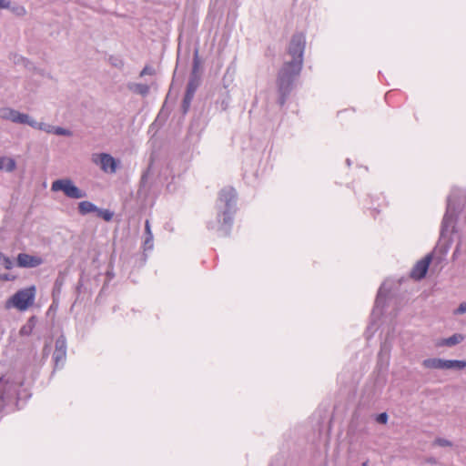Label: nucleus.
Masks as SVG:
<instances>
[{
	"mask_svg": "<svg viewBox=\"0 0 466 466\" xmlns=\"http://www.w3.org/2000/svg\"><path fill=\"white\" fill-rule=\"evenodd\" d=\"M28 114L21 113L11 107L0 108V118L3 120H9L13 123L25 125L27 122Z\"/></svg>",
	"mask_w": 466,
	"mask_h": 466,
	"instance_id": "nucleus-11",
	"label": "nucleus"
},
{
	"mask_svg": "<svg viewBox=\"0 0 466 466\" xmlns=\"http://www.w3.org/2000/svg\"><path fill=\"white\" fill-rule=\"evenodd\" d=\"M83 286H84V281H83V279L80 278L76 286V292L77 295H79L81 293Z\"/></svg>",
	"mask_w": 466,
	"mask_h": 466,
	"instance_id": "nucleus-36",
	"label": "nucleus"
},
{
	"mask_svg": "<svg viewBox=\"0 0 466 466\" xmlns=\"http://www.w3.org/2000/svg\"><path fill=\"white\" fill-rule=\"evenodd\" d=\"M127 88L135 93L138 94L142 96H147L149 94L150 87L147 84H140V83H129L127 85Z\"/></svg>",
	"mask_w": 466,
	"mask_h": 466,
	"instance_id": "nucleus-18",
	"label": "nucleus"
},
{
	"mask_svg": "<svg viewBox=\"0 0 466 466\" xmlns=\"http://www.w3.org/2000/svg\"><path fill=\"white\" fill-rule=\"evenodd\" d=\"M10 1L8 0H0V9L9 8Z\"/></svg>",
	"mask_w": 466,
	"mask_h": 466,
	"instance_id": "nucleus-37",
	"label": "nucleus"
},
{
	"mask_svg": "<svg viewBox=\"0 0 466 466\" xmlns=\"http://www.w3.org/2000/svg\"><path fill=\"white\" fill-rule=\"evenodd\" d=\"M458 214V208L456 207L455 203L453 202V198L451 196H449L447 198V207L446 211L443 216L441 226V234H440V242L444 241V251L443 253L446 254L449 250V248L451 246L452 239L451 237H448L450 228H452V230L454 229V223L457 218Z\"/></svg>",
	"mask_w": 466,
	"mask_h": 466,
	"instance_id": "nucleus-4",
	"label": "nucleus"
},
{
	"mask_svg": "<svg viewBox=\"0 0 466 466\" xmlns=\"http://www.w3.org/2000/svg\"><path fill=\"white\" fill-rule=\"evenodd\" d=\"M35 297V288L31 286L26 289H23L15 293L10 302L19 310L23 311L27 309L34 302Z\"/></svg>",
	"mask_w": 466,
	"mask_h": 466,
	"instance_id": "nucleus-7",
	"label": "nucleus"
},
{
	"mask_svg": "<svg viewBox=\"0 0 466 466\" xmlns=\"http://www.w3.org/2000/svg\"><path fill=\"white\" fill-rule=\"evenodd\" d=\"M25 125L31 127L32 128L45 131L48 134H53L54 126L44 122H37L32 116L28 115L27 122Z\"/></svg>",
	"mask_w": 466,
	"mask_h": 466,
	"instance_id": "nucleus-16",
	"label": "nucleus"
},
{
	"mask_svg": "<svg viewBox=\"0 0 466 466\" xmlns=\"http://www.w3.org/2000/svg\"><path fill=\"white\" fill-rule=\"evenodd\" d=\"M99 164L101 169L106 173L114 174L119 166V161L113 157L110 154L101 153L99 155Z\"/></svg>",
	"mask_w": 466,
	"mask_h": 466,
	"instance_id": "nucleus-13",
	"label": "nucleus"
},
{
	"mask_svg": "<svg viewBox=\"0 0 466 466\" xmlns=\"http://www.w3.org/2000/svg\"><path fill=\"white\" fill-rule=\"evenodd\" d=\"M147 172L144 173L141 177V181L144 182L147 179Z\"/></svg>",
	"mask_w": 466,
	"mask_h": 466,
	"instance_id": "nucleus-41",
	"label": "nucleus"
},
{
	"mask_svg": "<svg viewBox=\"0 0 466 466\" xmlns=\"http://www.w3.org/2000/svg\"><path fill=\"white\" fill-rule=\"evenodd\" d=\"M388 420L389 416L386 412L380 413L376 418L377 422L380 424H386L388 422Z\"/></svg>",
	"mask_w": 466,
	"mask_h": 466,
	"instance_id": "nucleus-33",
	"label": "nucleus"
},
{
	"mask_svg": "<svg viewBox=\"0 0 466 466\" xmlns=\"http://www.w3.org/2000/svg\"><path fill=\"white\" fill-rule=\"evenodd\" d=\"M51 189L53 191H62L67 198L73 199H79L86 197V192L76 187L69 178L55 180L52 183Z\"/></svg>",
	"mask_w": 466,
	"mask_h": 466,
	"instance_id": "nucleus-6",
	"label": "nucleus"
},
{
	"mask_svg": "<svg viewBox=\"0 0 466 466\" xmlns=\"http://www.w3.org/2000/svg\"><path fill=\"white\" fill-rule=\"evenodd\" d=\"M192 100L193 99H188L187 97L183 98L182 106H181L183 114H187L188 112Z\"/></svg>",
	"mask_w": 466,
	"mask_h": 466,
	"instance_id": "nucleus-32",
	"label": "nucleus"
},
{
	"mask_svg": "<svg viewBox=\"0 0 466 466\" xmlns=\"http://www.w3.org/2000/svg\"><path fill=\"white\" fill-rule=\"evenodd\" d=\"M112 64H113L115 66H118V64L116 63V61H114ZM122 65H123L122 61H119V66H122Z\"/></svg>",
	"mask_w": 466,
	"mask_h": 466,
	"instance_id": "nucleus-42",
	"label": "nucleus"
},
{
	"mask_svg": "<svg viewBox=\"0 0 466 466\" xmlns=\"http://www.w3.org/2000/svg\"><path fill=\"white\" fill-rule=\"evenodd\" d=\"M156 74V70L153 66L146 65L144 68L140 71L139 76L143 77L147 75L154 76Z\"/></svg>",
	"mask_w": 466,
	"mask_h": 466,
	"instance_id": "nucleus-31",
	"label": "nucleus"
},
{
	"mask_svg": "<svg viewBox=\"0 0 466 466\" xmlns=\"http://www.w3.org/2000/svg\"><path fill=\"white\" fill-rule=\"evenodd\" d=\"M466 312V302H462L460 304V306L455 310L456 314H463Z\"/></svg>",
	"mask_w": 466,
	"mask_h": 466,
	"instance_id": "nucleus-35",
	"label": "nucleus"
},
{
	"mask_svg": "<svg viewBox=\"0 0 466 466\" xmlns=\"http://www.w3.org/2000/svg\"><path fill=\"white\" fill-rule=\"evenodd\" d=\"M389 290L390 289L386 288V282H383L378 290L374 307L372 309V315H380L382 313V309L385 306V300Z\"/></svg>",
	"mask_w": 466,
	"mask_h": 466,
	"instance_id": "nucleus-14",
	"label": "nucleus"
},
{
	"mask_svg": "<svg viewBox=\"0 0 466 466\" xmlns=\"http://www.w3.org/2000/svg\"><path fill=\"white\" fill-rule=\"evenodd\" d=\"M37 323V318L35 316H31L25 324H24L20 330H19V334L21 336H29L32 334L35 325Z\"/></svg>",
	"mask_w": 466,
	"mask_h": 466,
	"instance_id": "nucleus-20",
	"label": "nucleus"
},
{
	"mask_svg": "<svg viewBox=\"0 0 466 466\" xmlns=\"http://www.w3.org/2000/svg\"><path fill=\"white\" fill-rule=\"evenodd\" d=\"M0 265H2L5 269H11L14 266L13 260L0 251Z\"/></svg>",
	"mask_w": 466,
	"mask_h": 466,
	"instance_id": "nucleus-27",
	"label": "nucleus"
},
{
	"mask_svg": "<svg viewBox=\"0 0 466 466\" xmlns=\"http://www.w3.org/2000/svg\"><path fill=\"white\" fill-rule=\"evenodd\" d=\"M66 339L65 335L61 334L56 339L55 350L52 356L55 369H60L64 367L66 360Z\"/></svg>",
	"mask_w": 466,
	"mask_h": 466,
	"instance_id": "nucleus-9",
	"label": "nucleus"
},
{
	"mask_svg": "<svg viewBox=\"0 0 466 466\" xmlns=\"http://www.w3.org/2000/svg\"><path fill=\"white\" fill-rule=\"evenodd\" d=\"M306 46V36L303 33H295L289 45L288 53L292 56V59L286 62V65L294 66L296 70H301L303 65V55Z\"/></svg>",
	"mask_w": 466,
	"mask_h": 466,
	"instance_id": "nucleus-5",
	"label": "nucleus"
},
{
	"mask_svg": "<svg viewBox=\"0 0 466 466\" xmlns=\"http://www.w3.org/2000/svg\"><path fill=\"white\" fill-rule=\"evenodd\" d=\"M301 70H296L294 66L291 67L289 65L284 64L279 72L277 85L279 97L278 103L280 106L286 104L288 97L289 96L296 77L300 74Z\"/></svg>",
	"mask_w": 466,
	"mask_h": 466,
	"instance_id": "nucleus-3",
	"label": "nucleus"
},
{
	"mask_svg": "<svg viewBox=\"0 0 466 466\" xmlns=\"http://www.w3.org/2000/svg\"><path fill=\"white\" fill-rule=\"evenodd\" d=\"M106 276L111 279L114 278V273L113 272H110V271H107L106 272Z\"/></svg>",
	"mask_w": 466,
	"mask_h": 466,
	"instance_id": "nucleus-40",
	"label": "nucleus"
},
{
	"mask_svg": "<svg viewBox=\"0 0 466 466\" xmlns=\"http://www.w3.org/2000/svg\"><path fill=\"white\" fill-rule=\"evenodd\" d=\"M463 339H464L463 335L455 333L449 338L442 339L439 340L436 343V346H438V347H443V346L452 347V346H455V345L461 343Z\"/></svg>",
	"mask_w": 466,
	"mask_h": 466,
	"instance_id": "nucleus-17",
	"label": "nucleus"
},
{
	"mask_svg": "<svg viewBox=\"0 0 466 466\" xmlns=\"http://www.w3.org/2000/svg\"><path fill=\"white\" fill-rule=\"evenodd\" d=\"M218 209V235L227 237L232 228L234 215L237 210V192L233 187H224L218 193L217 201Z\"/></svg>",
	"mask_w": 466,
	"mask_h": 466,
	"instance_id": "nucleus-1",
	"label": "nucleus"
},
{
	"mask_svg": "<svg viewBox=\"0 0 466 466\" xmlns=\"http://www.w3.org/2000/svg\"><path fill=\"white\" fill-rule=\"evenodd\" d=\"M362 466H369V461H365L364 462H362Z\"/></svg>",
	"mask_w": 466,
	"mask_h": 466,
	"instance_id": "nucleus-45",
	"label": "nucleus"
},
{
	"mask_svg": "<svg viewBox=\"0 0 466 466\" xmlns=\"http://www.w3.org/2000/svg\"><path fill=\"white\" fill-rule=\"evenodd\" d=\"M433 253L427 254L422 259L417 261L410 271V277L415 280H420L425 278L429 266L432 261Z\"/></svg>",
	"mask_w": 466,
	"mask_h": 466,
	"instance_id": "nucleus-10",
	"label": "nucleus"
},
{
	"mask_svg": "<svg viewBox=\"0 0 466 466\" xmlns=\"http://www.w3.org/2000/svg\"><path fill=\"white\" fill-rule=\"evenodd\" d=\"M16 264L19 268H36L43 264V258L39 256H34L27 253H19L16 258Z\"/></svg>",
	"mask_w": 466,
	"mask_h": 466,
	"instance_id": "nucleus-12",
	"label": "nucleus"
},
{
	"mask_svg": "<svg viewBox=\"0 0 466 466\" xmlns=\"http://www.w3.org/2000/svg\"><path fill=\"white\" fill-rule=\"evenodd\" d=\"M22 387V380H15L12 374L0 377V412L9 404L18 405L21 399L30 397L25 390H21Z\"/></svg>",
	"mask_w": 466,
	"mask_h": 466,
	"instance_id": "nucleus-2",
	"label": "nucleus"
},
{
	"mask_svg": "<svg viewBox=\"0 0 466 466\" xmlns=\"http://www.w3.org/2000/svg\"><path fill=\"white\" fill-rule=\"evenodd\" d=\"M466 368V360H445L444 370H461Z\"/></svg>",
	"mask_w": 466,
	"mask_h": 466,
	"instance_id": "nucleus-22",
	"label": "nucleus"
},
{
	"mask_svg": "<svg viewBox=\"0 0 466 466\" xmlns=\"http://www.w3.org/2000/svg\"><path fill=\"white\" fill-rule=\"evenodd\" d=\"M445 360L440 358H429L422 361V365L426 369L444 370Z\"/></svg>",
	"mask_w": 466,
	"mask_h": 466,
	"instance_id": "nucleus-19",
	"label": "nucleus"
},
{
	"mask_svg": "<svg viewBox=\"0 0 466 466\" xmlns=\"http://www.w3.org/2000/svg\"><path fill=\"white\" fill-rule=\"evenodd\" d=\"M147 236H153V233L151 231L150 222L148 219L145 222V237Z\"/></svg>",
	"mask_w": 466,
	"mask_h": 466,
	"instance_id": "nucleus-34",
	"label": "nucleus"
},
{
	"mask_svg": "<svg viewBox=\"0 0 466 466\" xmlns=\"http://www.w3.org/2000/svg\"><path fill=\"white\" fill-rule=\"evenodd\" d=\"M433 445H437V446H440V447H451L452 446V442L450 441L447 439L438 437L433 441Z\"/></svg>",
	"mask_w": 466,
	"mask_h": 466,
	"instance_id": "nucleus-30",
	"label": "nucleus"
},
{
	"mask_svg": "<svg viewBox=\"0 0 466 466\" xmlns=\"http://www.w3.org/2000/svg\"><path fill=\"white\" fill-rule=\"evenodd\" d=\"M208 229H214V228H215V225H214V223L209 222V223L208 224Z\"/></svg>",
	"mask_w": 466,
	"mask_h": 466,
	"instance_id": "nucleus-39",
	"label": "nucleus"
},
{
	"mask_svg": "<svg viewBox=\"0 0 466 466\" xmlns=\"http://www.w3.org/2000/svg\"><path fill=\"white\" fill-rule=\"evenodd\" d=\"M16 163L14 158L1 157H0V170L5 169L7 172H12L15 169Z\"/></svg>",
	"mask_w": 466,
	"mask_h": 466,
	"instance_id": "nucleus-23",
	"label": "nucleus"
},
{
	"mask_svg": "<svg viewBox=\"0 0 466 466\" xmlns=\"http://www.w3.org/2000/svg\"><path fill=\"white\" fill-rule=\"evenodd\" d=\"M0 279L4 280V281H8V280H11L12 279L9 274H2L0 276Z\"/></svg>",
	"mask_w": 466,
	"mask_h": 466,
	"instance_id": "nucleus-38",
	"label": "nucleus"
},
{
	"mask_svg": "<svg viewBox=\"0 0 466 466\" xmlns=\"http://www.w3.org/2000/svg\"><path fill=\"white\" fill-rule=\"evenodd\" d=\"M10 59L13 61L15 65H21L23 66H26L29 63L27 58L24 57L19 54H12Z\"/></svg>",
	"mask_w": 466,
	"mask_h": 466,
	"instance_id": "nucleus-26",
	"label": "nucleus"
},
{
	"mask_svg": "<svg viewBox=\"0 0 466 466\" xmlns=\"http://www.w3.org/2000/svg\"><path fill=\"white\" fill-rule=\"evenodd\" d=\"M346 163H347V165H348L349 167H350V165H351V161H350V158H348V159L346 160Z\"/></svg>",
	"mask_w": 466,
	"mask_h": 466,
	"instance_id": "nucleus-43",
	"label": "nucleus"
},
{
	"mask_svg": "<svg viewBox=\"0 0 466 466\" xmlns=\"http://www.w3.org/2000/svg\"><path fill=\"white\" fill-rule=\"evenodd\" d=\"M154 248V237L147 236L145 237V240L143 242V249L144 252L151 251Z\"/></svg>",
	"mask_w": 466,
	"mask_h": 466,
	"instance_id": "nucleus-28",
	"label": "nucleus"
},
{
	"mask_svg": "<svg viewBox=\"0 0 466 466\" xmlns=\"http://www.w3.org/2000/svg\"><path fill=\"white\" fill-rule=\"evenodd\" d=\"M77 209L80 215L86 216L88 213H96L97 210V207L90 201L84 200L78 203Z\"/></svg>",
	"mask_w": 466,
	"mask_h": 466,
	"instance_id": "nucleus-21",
	"label": "nucleus"
},
{
	"mask_svg": "<svg viewBox=\"0 0 466 466\" xmlns=\"http://www.w3.org/2000/svg\"><path fill=\"white\" fill-rule=\"evenodd\" d=\"M165 106H166V102L164 103L163 106L161 107V110H160V112H159V115H160V114H162V112L164 111Z\"/></svg>",
	"mask_w": 466,
	"mask_h": 466,
	"instance_id": "nucleus-44",
	"label": "nucleus"
},
{
	"mask_svg": "<svg viewBox=\"0 0 466 466\" xmlns=\"http://www.w3.org/2000/svg\"><path fill=\"white\" fill-rule=\"evenodd\" d=\"M8 9L17 17H24L27 14L25 7L19 4H10V7Z\"/></svg>",
	"mask_w": 466,
	"mask_h": 466,
	"instance_id": "nucleus-24",
	"label": "nucleus"
},
{
	"mask_svg": "<svg viewBox=\"0 0 466 466\" xmlns=\"http://www.w3.org/2000/svg\"><path fill=\"white\" fill-rule=\"evenodd\" d=\"M65 280H66L65 275L60 272L55 280L53 290H52L53 304L58 303L59 297H60V294L62 291V288L65 284Z\"/></svg>",
	"mask_w": 466,
	"mask_h": 466,
	"instance_id": "nucleus-15",
	"label": "nucleus"
},
{
	"mask_svg": "<svg viewBox=\"0 0 466 466\" xmlns=\"http://www.w3.org/2000/svg\"><path fill=\"white\" fill-rule=\"evenodd\" d=\"M96 216L103 218L105 221H110L113 218L114 213L109 209H103L97 207Z\"/></svg>",
	"mask_w": 466,
	"mask_h": 466,
	"instance_id": "nucleus-25",
	"label": "nucleus"
},
{
	"mask_svg": "<svg viewBox=\"0 0 466 466\" xmlns=\"http://www.w3.org/2000/svg\"><path fill=\"white\" fill-rule=\"evenodd\" d=\"M53 134L57 135V136L71 137L72 131H70L67 128H64L62 127H55L54 126Z\"/></svg>",
	"mask_w": 466,
	"mask_h": 466,
	"instance_id": "nucleus-29",
	"label": "nucleus"
},
{
	"mask_svg": "<svg viewBox=\"0 0 466 466\" xmlns=\"http://www.w3.org/2000/svg\"><path fill=\"white\" fill-rule=\"evenodd\" d=\"M199 57H198V50L196 49L194 52L193 57V68L192 73L190 75L189 80L187 85V89L184 97L188 99H193L196 94V91L199 86V78L197 75V72L199 67Z\"/></svg>",
	"mask_w": 466,
	"mask_h": 466,
	"instance_id": "nucleus-8",
	"label": "nucleus"
}]
</instances>
